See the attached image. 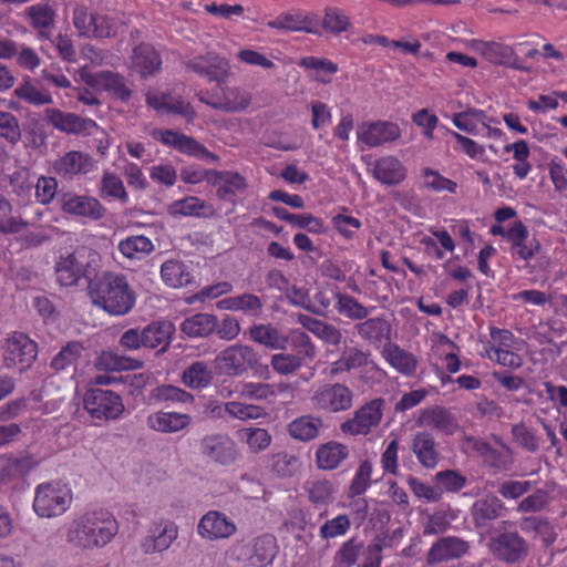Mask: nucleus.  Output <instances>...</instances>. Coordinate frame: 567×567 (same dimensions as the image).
I'll return each instance as SVG.
<instances>
[{
    "label": "nucleus",
    "instance_id": "nucleus-26",
    "mask_svg": "<svg viewBox=\"0 0 567 567\" xmlns=\"http://www.w3.org/2000/svg\"><path fill=\"white\" fill-rule=\"evenodd\" d=\"M371 352L357 346L344 344L338 360L330 364V375L337 377L352 370H359L371 363Z\"/></svg>",
    "mask_w": 567,
    "mask_h": 567
},
{
    "label": "nucleus",
    "instance_id": "nucleus-7",
    "mask_svg": "<svg viewBox=\"0 0 567 567\" xmlns=\"http://www.w3.org/2000/svg\"><path fill=\"white\" fill-rule=\"evenodd\" d=\"M384 409L385 400L382 398H377L364 403L354 411L351 419L340 424L341 432L351 436H365L370 434L373 429L380 425Z\"/></svg>",
    "mask_w": 567,
    "mask_h": 567
},
{
    "label": "nucleus",
    "instance_id": "nucleus-28",
    "mask_svg": "<svg viewBox=\"0 0 567 567\" xmlns=\"http://www.w3.org/2000/svg\"><path fill=\"white\" fill-rule=\"evenodd\" d=\"M354 331L363 340L371 344H379L383 341L391 342V323L382 317L365 318L354 324Z\"/></svg>",
    "mask_w": 567,
    "mask_h": 567
},
{
    "label": "nucleus",
    "instance_id": "nucleus-46",
    "mask_svg": "<svg viewBox=\"0 0 567 567\" xmlns=\"http://www.w3.org/2000/svg\"><path fill=\"white\" fill-rule=\"evenodd\" d=\"M305 491L315 507L327 506L334 499L336 488L328 480L309 481L305 484Z\"/></svg>",
    "mask_w": 567,
    "mask_h": 567
},
{
    "label": "nucleus",
    "instance_id": "nucleus-17",
    "mask_svg": "<svg viewBox=\"0 0 567 567\" xmlns=\"http://www.w3.org/2000/svg\"><path fill=\"white\" fill-rule=\"evenodd\" d=\"M470 543L460 537H441L431 546L426 556V561L429 565L433 566L460 559L470 551Z\"/></svg>",
    "mask_w": 567,
    "mask_h": 567
},
{
    "label": "nucleus",
    "instance_id": "nucleus-34",
    "mask_svg": "<svg viewBox=\"0 0 567 567\" xmlns=\"http://www.w3.org/2000/svg\"><path fill=\"white\" fill-rule=\"evenodd\" d=\"M503 507L502 501L492 494L477 499L471 508L474 525L477 528L488 526L492 520L501 516Z\"/></svg>",
    "mask_w": 567,
    "mask_h": 567
},
{
    "label": "nucleus",
    "instance_id": "nucleus-51",
    "mask_svg": "<svg viewBox=\"0 0 567 567\" xmlns=\"http://www.w3.org/2000/svg\"><path fill=\"white\" fill-rule=\"evenodd\" d=\"M336 298L337 311L350 320L361 321L370 313L369 308L350 295L339 292L336 295Z\"/></svg>",
    "mask_w": 567,
    "mask_h": 567
},
{
    "label": "nucleus",
    "instance_id": "nucleus-48",
    "mask_svg": "<svg viewBox=\"0 0 567 567\" xmlns=\"http://www.w3.org/2000/svg\"><path fill=\"white\" fill-rule=\"evenodd\" d=\"M23 16L32 29H51L55 22V11L49 3H37L27 7Z\"/></svg>",
    "mask_w": 567,
    "mask_h": 567
},
{
    "label": "nucleus",
    "instance_id": "nucleus-23",
    "mask_svg": "<svg viewBox=\"0 0 567 567\" xmlns=\"http://www.w3.org/2000/svg\"><path fill=\"white\" fill-rule=\"evenodd\" d=\"M267 25L271 29L301 31L311 34L319 32L316 14L300 10L281 13L269 21Z\"/></svg>",
    "mask_w": 567,
    "mask_h": 567
},
{
    "label": "nucleus",
    "instance_id": "nucleus-54",
    "mask_svg": "<svg viewBox=\"0 0 567 567\" xmlns=\"http://www.w3.org/2000/svg\"><path fill=\"white\" fill-rule=\"evenodd\" d=\"M224 411L230 417L240 421L258 420L267 416L265 408L255 404H246L239 401L226 402L224 404Z\"/></svg>",
    "mask_w": 567,
    "mask_h": 567
},
{
    "label": "nucleus",
    "instance_id": "nucleus-15",
    "mask_svg": "<svg viewBox=\"0 0 567 567\" xmlns=\"http://www.w3.org/2000/svg\"><path fill=\"white\" fill-rule=\"evenodd\" d=\"M488 547L499 560L514 564L528 554L526 540L517 532L502 533L491 537Z\"/></svg>",
    "mask_w": 567,
    "mask_h": 567
},
{
    "label": "nucleus",
    "instance_id": "nucleus-44",
    "mask_svg": "<svg viewBox=\"0 0 567 567\" xmlns=\"http://www.w3.org/2000/svg\"><path fill=\"white\" fill-rule=\"evenodd\" d=\"M161 276L163 281L172 288L184 287L193 281L188 267L179 260L165 261L161 267Z\"/></svg>",
    "mask_w": 567,
    "mask_h": 567
},
{
    "label": "nucleus",
    "instance_id": "nucleus-33",
    "mask_svg": "<svg viewBox=\"0 0 567 567\" xmlns=\"http://www.w3.org/2000/svg\"><path fill=\"white\" fill-rule=\"evenodd\" d=\"M384 360L403 375H413L417 368L416 357L399 347L396 343L388 342L382 350Z\"/></svg>",
    "mask_w": 567,
    "mask_h": 567
},
{
    "label": "nucleus",
    "instance_id": "nucleus-29",
    "mask_svg": "<svg viewBox=\"0 0 567 567\" xmlns=\"http://www.w3.org/2000/svg\"><path fill=\"white\" fill-rule=\"evenodd\" d=\"M324 424L320 416L305 414L287 425L288 434L296 441L308 443L319 437Z\"/></svg>",
    "mask_w": 567,
    "mask_h": 567
},
{
    "label": "nucleus",
    "instance_id": "nucleus-25",
    "mask_svg": "<svg viewBox=\"0 0 567 567\" xmlns=\"http://www.w3.org/2000/svg\"><path fill=\"white\" fill-rule=\"evenodd\" d=\"M94 168L93 158L80 151L66 152L53 164L54 172L63 177L71 178L75 175H85Z\"/></svg>",
    "mask_w": 567,
    "mask_h": 567
},
{
    "label": "nucleus",
    "instance_id": "nucleus-40",
    "mask_svg": "<svg viewBox=\"0 0 567 567\" xmlns=\"http://www.w3.org/2000/svg\"><path fill=\"white\" fill-rule=\"evenodd\" d=\"M96 369L101 371H132L144 367V361L113 351H103L95 360Z\"/></svg>",
    "mask_w": 567,
    "mask_h": 567
},
{
    "label": "nucleus",
    "instance_id": "nucleus-63",
    "mask_svg": "<svg viewBox=\"0 0 567 567\" xmlns=\"http://www.w3.org/2000/svg\"><path fill=\"white\" fill-rule=\"evenodd\" d=\"M0 137L12 145L21 140L19 121L10 112L0 111Z\"/></svg>",
    "mask_w": 567,
    "mask_h": 567
},
{
    "label": "nucleus",
    "instance_id": "nucleus-56",
    "mask_svg": "<svg viewBox=\"0 0 567 567\" xmlns=\"http://www.w3.org/2000/svg\"><path fill=\"white\" fill-rule=\"evenodd\" d=\"M175 150L183 154L194 156L202 161H208V162L219 161V157L215 153H212L203 144L197 142L195 138L187 136L185 134H182V137L179 138L178 144Z\"/></svg>",
    "mask_w": 567,
    "mask_h": 567
},
{
    "label": "nucleus",
    "instance_id": "nucleus-24",
    "mask_svg": "<svg viewBox=\"0 0 567 567\" xmlns=\"http://www.w3.org/2000/svg\"><path fill=\"white\" fill-rule=\"evenodd\" d=\"M177 537L178 527L173 522H165L152 529L151 533L141 540L140 546L145 555L163 553L171 547Z\"/></svg>",
    "mask_w": 567,
    "mask_h": 567
},
{
    "label": "nucleus",
    "instance_id": "nucleus-21",
    "mask_svg": "<svg viewBox=\"0 0 567 567\" xmlns=\"http://www.w3.org/2000/svg\"><path fill=\"white\" fill-rule=\"evenodd\" d=\"M162 56L155 48L148 43L136 45L131 54V70L142 79H148L159 73Z\"/></svg>",
    "mask_w": 567,
    "mask_h": 567
},
{
    "label": "nucleus",
    "instance_id": "nucleus-38",
    "mask_svg": "<svg viewBox=\"0 0 567 567\" xmlns=\"http://www.w3.org/2000/svg\"><path fill=\"white\" fill-rule=\"evenodd\" d=\"M217 329V317L213 313L198 312L183 320L181 330L189 338H207Z\"/></svg>",
    "mask_w": 567,
    "mask_h": 567
},
{
    "label": "nucleus",
    "instance_id": "nucleus-5",
    "mask_svg": "<svg viewBox=\"0 0 567 567\" xmlns=\"http://www.w3.org/2000/svg\"><path fill=\"white\" fill-rule=\"evenodd\" d=\"M97 254L86 246H78L72 252L60 256L55 265L56 281L63 287H73L89 277L91 262Z\"/></svg>",
    "mask_w": 567,
    "mask_h": 567
},
{
    "label": "nucleus",
    "instance_id": "nucleus-14",
    "mask_svg": "<svg viewBox=\"0 0 567 567\" xmlns=\"http://www.w3.org/2000/svg\"><path fill=\"white\" fill-rule=\"evenodd\" d=\"M185 66L209 82H216L218 86L226 82L230 73L228 61L214 52L194 56L185 62Z\"/></svg>",
    "mask_w": 567,
    "mask_h": 567
},
{
    "label": "nucleus",
    "instance_id": "nucleus-58",
    "mask_svg": "<svg viewBox=\"0 0 567 567\" xmlns=\"http://www.w3.org/2000/svg\"><path fill=\"white\" fill-rule=\"evenodd\" d=\"M83 346L80 342H70L52 359L51 368L55 371H62L76 363L83 352Z\"/></svg>",
    "mask_w": 567,
    "mask_h": 567
},
{
    "label": "nucleus",
    "instance_id": "nucleus-52",
    "mask_svg": "<svg viewBox=\"0 0 567 567\" xmlns=\"http://www.w3.org/2000/svg\"><path fill=\"white\" fill-rule=\"evenodd\" d=\"M99 192L103 198L117 199L125 204L128 202V194L122 179L114 173L104 172L99 186Z\"/></svg>",
    "mask_w": 567,
    "mask_h": 567
},
{
    "label": "nucleus",
    "instance_id": "nucleus-60",
    "mask_svg": "<svg viewBox=\"0 0 567 567\" xmlns=\"http://www.w3.org/2000/svg\"><path fill=\"white\" fill-rule=\"evenodd\" d=\"M276 555L275 539L270 536L259 537L254 543L251 560L254 565L265 566L272 561Z\"/></svg>",
    "mask_w": 567,
    "mask_h": 567
},
{
    "label": "nucleus",
    "instance_id": "nucleus-37",
    "mask_svg": "<svg viewBox=\"0 0 567 567\" xmlns=\"http://www.w3.org/2000/svg\"><path fill=\"white\" fill-rule=\"evenodd\" d=\"M174 324L169 321H157L146 326L143 331L144 348L156 349L164 352L171 344Z\"/></svg>",
    "mask_w": 567,
    "mask_h": 567
},
{
    "label": "nucleus",
    "instance_id": "nucleus-9",
    "mask_svg": "<svg viewBox=\"0 0 567 567\" xmlns=\"http://www.w3.org/2000/svg\"><path fill=\"white\" fill-rule=\"evenodd\" d=\"M37 354V343L27 334L16 331L6 339L2 354L3 364L9 369L17 368L23 372L31 367Z\"/></svg>",
    "mask_w": 567,
    "mask_h": 567
},
{
    "label": "nucleus",
    "instance_id": "nucleus-8",
    "mask_svg": "<svg viewBox=\"0 0 567 567\" xmlns=\"http://www.w3.org/2000/svg\"><path fill=\"white\" fill-rule=\"evenodd\" d=\"M353 391L343 383H327L319 386L310 398L312 406L318 411L340 413L353 405Z\"/></svg>",
    "mask_w": 567,
    "mask_h": 567
},
{
    "label": "nucleus",
    "instance_id": "nucleus-20",
    "mask_svg": "<svg viewBox=\"0 0 567 567\" xmlns=\"http://www.w3.org/2000/svg\"><path fill=\"white\" fill-rule=\"evenodd\" d=\"M237 527L224 513L218 511L207 512L197 525L200 537L209 540L226 539L233 536Z\"/></svg>",
    "mask_w": 567,
    "mask_h": 567
},
{
    "label": "nucleus",
    "instance_id": "nucleus-47",
    "mask_svg": "<svg viewBox=\"0 0 567 567\" xmlns=\"http://www.w3.org/2000/svg\"><path fill=\"white\" fill-rule=\"evenodd\" d=\"M223 183L217 187L216 194L219 199L233 202L237 192L244 190L247 187L246 179L235 172H218L215 176Z\"/></svg>",
    "mask_w": 567,
    "mask_h": 567
},
{
    "label": "nucleus",
    "instance_id": "nucleus-30",
    "mask_svg": "<svg viewBox=\"0 0 567 567\" xmlns=\"http://www.w3.org/2000/svg\"><path fill=\"white\" fill-rule=\"evenodd\" d=\"M248 336L251 341L271 350L284 351L288 347V336L270 323L252 324Z\"/></svg>",
    "mask_w": 567,
    "mask_h": 567
},
{
    "label": "nucleus",
    "instance_id": "nucleus-36",
    "mask_svg": "<svg viewBox=\"0 0 567 567\" xmlns=\"http://www.w3.org/2000/svg\"><path fill=\"white\" fill-rule=\"evenodd\" d=\"M416 423L420 426L435 429L446 434L453 433L457 427L452 414L444 408L437 405L423 410Z\"/></svg>",
    "mask_w": 567,
    "mask_h": 567
},
{
    "label": "nucleus",
    "instance_id": "nucleus-39",
    "mask_svg": "<svg viewBox=\"0 0 567 567\" xmlns=\"http://www.w3.org/2000/svg\"><path fill=\"white\" fill-rule=\"evenodd\" d=\"M217 308L229 311H241L247 316L258 317L264 308V302L254 293H243L219 300Z\"/></svg>",
    "mask_w": 567,
    "mask_h": 567
},
{
    "label": "nucleus",
    "instance_id": "nucleus-64",
    "mask_svg": "<svg viewBox=\"0 0 567 567\" xmlns=\"http://www.w3.org/2000/svg\"><path fill=\"white\" fill-rule=\"evenodd\" d=\"M246 436V444L250 451L258 453L268 449L271 444L272 437L266 429L262 427H248L244 430Z\"/></svg>",
    "mask_w": 567,
    "mask_h": 567
},
{
    "label": "nucleus",
    "instance_id": "nucleus-4",
    "mask_svg": "<svg viewBox=\"0 0 567 567\" xmlns=\"http://www.w3.org/2000/svg\"><path fill=\"white\" fill-rule=\"evenodd\" d=\"M72 503V492L60 482L40 484L35 489L33 509L38 516L52 518L62 515Z\"/></svg>",
    "mask_w": 567,
    "mask_h": 567
},
{
    "label": "nucleus",
    "instance_id": "nucleus-2",
    "mask_svg": "<svg viewBox=\"0 0 567 567\" xmlns=\"http://www.w3.org/2000/svg\"><path fill=\"white\" fill-rule=\"evenodd\" d=\"M89 295L94 305L113 316H124L135 305V292L125 276L114 272H105L90 281Z\"/></svg>",
    "mask_w": 567,
    "mask_h": 567
},
{
    "label": "nucleus",
    "instance_id": "nucleus-62",
    "mask_svg": "<svg viewBox=\"0 0 567 567\" xmlns=\"http://www.w3.org/2000/svg\"><path fill=\"white\" fill-rule=\"evenodd\" d=\"M351 527L350 518L340 514L331 519L324 522L319 529V535L322 539H330L346 535Z\"/></svg>",
    "mask_w": 567,
    "mask_h": 567
},
{
    "label": "nucleus",
    "instance_id": "nucleus-57",
    "mask_svg": "<svg viewBox=\"0 0 567 567\" xmlns=\"http://www.w3.org/2000/svg\"><path fill=\"white\" fill-rule=\"evenodd\" d=\"M150 398L157 402L172 401L179 403H190L194 401L193 394L171 384L156 386L151 391Z\"/></svg>",
    "mask_w": 567,
    "mask_h": 567
},
{
    "label": "nucleus",
    "instance_id": "nucleus-16",
    "mask_svg": "<svg viewBox=\"0 0 567 567\" xmlns=\"http://www.w3.org/2000/svg\"><path fill=\"white\" fill-rule=\"evenodd\" d=\"M494 440L502 446V451L494 449L483 440L470 439L468 442L472 444L473 451L482 457L485 465L496 471H508L514 463L513 450L499 437L494 436Z\"/></svg>",
    "mask_w": 567,
    "mask_h": 567
},
{
    "label": "nucleus",
    "instance_id": "nucleus-61",
    "mask_svg": "<svg viewBox=\"0 0 567 567\" xmlns=\"http://www.w3.org/2000/svg\"><path fill=\"white\" fill-rule=\"evenodd\" d=\"M372 464L365 460L360 463L349 486L348 496L355 497L363 494L371 484Z\"/></svg>",
    "mask_w": 567,
    "mask_h": 567
},
{
    "label": "nucleus",
    "instance_id": "nucleus-18",
    "mask_svg": "<svg viewBox=\"0 0 567 567\" xmlns=\"http://www.w3.org/2000/svg\"><path fill=\"white\" fill-rule=\"evenodd\" d=\"M44 117L50 125L66 134H90L91 130L97 126L91 118L53 107L44 110Z\"/></svg>",
    "mask_w": 567,
    "mask_h": 567
},
{
    "label": "nucleus",
    "instance_id": "nucleus-1",
    "mask_svg": "<svg viewBox=\"0 0 567 567\" xmlns=\"http://www.w3.org/2000/svg\"><path fill=\"white\" fill-rule=\"evenodd\" d=\"M118 533L115 516L106 509L86 511L70 524L66 542L80 549L103 548Z\"/></svg>",
    "mask_w": 567,
    "mask_h": 567
},
{
    "label": "nucleus",
    "instance_id": "nucleus-19",
    "mask_svg": "<svg viewBox=\"0 0 567 567\" xmlns=\"http://www.w3.org/2000/svg\"><path fill=\"white\" fill-rule=\"evenodd\" d=\"M357 135L358 140L368 147H377L398 140L401 136V130L395 123L378 121L361 124Z\"/></svg>",
    "mask_w": 567,
    "mask_h": 567
},
{
    "label": "nucleus",
    "instance_id": "nucleus-49",
    "mask_svg": "<svg viewBox=\"0 0 567 567\" xmlns=\"http://www.w3.org/2000/svg\"><path fill=\"white\" fill-rule=\"evenodd\" d=\"M118 250L128 259H142L154 250V245L145 236H131L120 241Z\"/></svg>",
    "mask_w": 567,
    "mask_h": 567
},
{
    "label": "nucleus",
    "instance_id": "nucleus-3",
    "mask_svg": "<svg viewBox=\"0 0 567 567\" xmlns=\"http://www.w3.org/2000/svg\"><path fill=\"white\" fill-rule=\"evenodd\" d=\"M215 370L226 377H240L248 370L265 380L269 379V367L261 363L260 355L247 344H233L220 351L214 359Z\"/></svg>",
    "mask_w": 567,
    "mask_h": 567
},
{
    "label": "nucleus",
    "instance_id": "nucleus-27",
    "mask_svg": "<svg viewBox=\"0 0 567 567\" xmlns=\"http://www.w3.org/2000/svg\"><path fill=\"white\" fill-rule=\"evenodd\" d=\"M373 177L383 185L393 186L406 177V168L402 162L392 155L382 156L372 164Z\"/></svg>",
    "mask_w": 567,
    "mask_h": 567
},
{
    "label": "nucleus",
    "instance_id": "nucleus-11",
    "mask_svg": "<svg viewBox=\"0 0 567 567\" xmlns=\"http://www.w3.org/2000/svg\"><path fill=\"white\" fill-rule=\"evenodd\" d=\"M73 24L81 37L110 38L115 34L114 21L103 14L79 6L73 11Z\"/></svg>",
    "mask_w": 567,
    "mask_h": 567
},
{
    "label": "nucleus",
    "instance_id": "nucleus-35",
    "mask_svg": "<svg viewBox=\"0 0 567 567\" xmlns=\"http://www.w3.org/2000/svg\"><path fill=\"white\" fill-rule=\"evenodd\" d=\"M349 456V447L340 442L320 444L316 451V464L320 470L332 471Z\"/></svg>",
    "mask_w": 567,
    "mask_h": 567
},
{
    "label": "nucleus",
    "instance_id": "nucleus-12",
    "mask_svg": "<svg viewBox=\"0 0 567 567\" xmlns=\"http://www.w3.org/2000/svg\"><path fill=\"white\" fill-rule=\"evenodd\" d=\"M59 204L64 214L90 221H97L106 215V208L103 204L97 198L89 195L63 193L59 197Z\"/></svg>",
    "mask_w": 567,
    "mask_h": 567
},
{
    "label": "nucleus",
    "instance_id": "nucleus-55",
    "mask_svg": "<svg viewBox=\"0 0 567 567\" xmlns=\"http://www.w3.org/2000/svg\"><path fill=\"white\" fill-rule=\"evenodd\" d=\"M476 50L491 63L505 65L514 56V50L505 44L496 42H478Z\"/></svg>",
    "mask_w": 567,
    "mask_h": 567
},
{
    "label": "nucleus",
    "instance_id": "nucleus-31",
    "mask_svg": "<svg viewBox=\"0 0 567 567\" xmlns=\"http://www.w3.org/2000/svg\"><path fill=\"white\" fill-rule=\"evenodd\" d=\"M147 426L162 433H176L192 424V416L178 412H155L147 416Z\"/></svg>",
    "mask_w": 567,
    "mask_h": 567
},
{
    "label": "nucleus",
    "instance_id": "nucleus-43",
    "mask_svg": "<svg viewBox=\"0 0 567 567\" xmlns=\"http://www.w3.org/2000/svg\"><path fill=\"white\" fill-rule=\"evenodd\" d=\"M214 379V373L204 361H195L182 373V382L186 388L202 390L207 388Z\"/></svg>",
    "mask_w": 567,
    "mask_h": 567
},
{
    "label": "nucleus",
    "instance_id": "nucleus-50",
    "mask_svg": "<svg viewBox=\"0 0 567 567\" xmlns=\"http://www.w3.org/2000/svg\"><path fill=\"white\" fill-rule=\"evenodd\" d=\"M219 87L221 89V96L219 103L214 104V107L226 112H238L249 105V95L238 87H223V85Z\"/></svg>",
    "mask_w": 567,
    "mask_h": 567
},
{
    "label": "nucleus",
    "instance_id": "nucleus-10",
    "mask_svg": "<svg viewBox=\"0 0 567 567\" xmlns=\"http://www.w3.org/2000/svg\"><path fill=\"white\" fill-rule=\"evenodd\" d=\"M81 80L95 91H104L115 99L127 102L132 96V90L127 86L125 78L112 71H99L91 73L87 68L79 70Z\"/></svg>",
    "mask_w": 567,
    "mask_h": 567
},
{
    "label": "nucleus",
    "instance_id": "nucleus-13",
    "mask_svg": "<svg viewBox=\"0 0 567 567\" xmlns=\"http://www.w3.org/2000/svg\"><path fill=\"white\" fill-rule=\"evenodd\" d=\"M200 455L219 465H230L237 460L238 451L235 441L224 433H212L199 441Z\"/></svg>",
    "mask_w": 567,
    "mask_h": 567
},
{
    "label": "nucleus",
    "instance_id": "nucleus-32",
    "mask_svg": "<svg viewBox=\"0 0 567 567\" xmlns=\"http://www.w3.org/2000/svg\"><path fill=\"white\" fill-rule=\"evenodd\" d=\"M411 450L425 468H434L440 461L437 444L429 432L416 433L412 440Z\"/></svg>",
    "mask_w": 567,
    "mask_h": 567
},
{
    "label": "nucleus",
    "instance_id": "nucleus-42",
    "mask_svg": "<svg viewBox=\"0 0 567 567\" xmlns=\"http://www.w3.org/2000/svg\"><path fill=\"white\" fill-rule=\"evenodd\" d=\"M272 213L278 219L285 220L293 227L302 228L313 234H323L326 231L323 221L311 214H292L280 206L272 207Z\"/></svg>",
    "mask_w": 567,
    "mask_h": 567
},
{
    "label": "nucleus",
    "instance_id": "nucleus-45",
    "mask_svg": "<svg viewBox=\"0 0 567 567\" xmlns=\"http://www.w3.org/2000/svg\"><path fill=\"white\" fill-rule=\"evenodd\" d=\"M13 95L32 105H47L53 102L52 95L47 90H39L30 76H24L14 89Z\"/></svg>",
    "mask_w": 567,
    "mask_h": 567
},
{
    "label": "nucleus",
    "instance_id": "nucleus-41",
    "mask_svg": "<svg viewBox=\"0 0 567 567\" xmlns=\"http://www.w3.org/2000/svg\"><path fill=\"white\" fill-rule=\"evenodd\" d=\"M316 22L319 25V32L315 33L316 35L324 33L339 35L351 27L350 18L336 7L326 8L321 19L316 16Z\"/></svg>",
    "mask_w": 567,
    "mask_h": 567
},
{
    "label": "nucleus",
    "instance_id": "nucleus-53",
    "mask_svg": "<svg viewBox=\"0 0 567 567\" xmlns=\"http://www.w3.org/2000/svg\"><path fill=\"white\" fill-rule=\"evenodd\" d=\"M364 548L363 542L352 537L344 542L333 556V564L336 567H353L362 550Z\"/></svg>",
    "mask_w": 567,
    "mask_h": 567
},
{
    "label": "nucleus",
    "instance_id": "nucleus-22",
    "mask_svg": "<svg viewBox=\"0 0 567 567\" xmlns=\"http://www.w3.org/2000/svg\"><path fill=\"white\" fill-rule=\"evenodd\" d=\"M529 231L522 220H515L507 229V241L518 258L528 261L539 251L540 243L536 238L528 239Z\"/></svg>",
    "mask_w": 567,
    "mask_h": 567
},
{
    "label": "nucleus",
    "instance_id": "nucleus-6",
    "mask_svg": "<svg viewBox=\"0 0 567 567\" xmlns=\"http://www.w3.org/2000/svg\"><path fill=\"white\" fill-rule=\"evenodd\" d=\"M83 408L91 417L103 422L120 419L125 410L121 395L99 388L89 389L84 393Z\"/></svg>",
    "mask_w": 567,
    "mask_h": 567
},
{
    "label": "nucleus",
    "instance_id": "nucleus-59",
    "mask_svg": "<svg viewBox=\"0 0 567 567\" xmlns=\"http://www.w3.org/2000/svg\"><path fill=\"white\" fill-rule=\"evenodd\" d=\"M270 365L280 375L295 373L302 365V359L292 353L280 352L271 355Z\"/></svg>",
    "mask_w": 567,
    "mask_h": 567
}]
</instances>
